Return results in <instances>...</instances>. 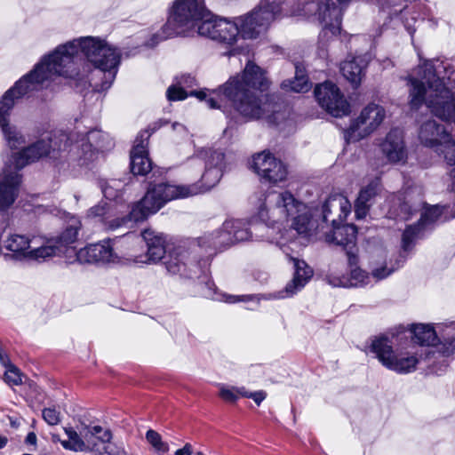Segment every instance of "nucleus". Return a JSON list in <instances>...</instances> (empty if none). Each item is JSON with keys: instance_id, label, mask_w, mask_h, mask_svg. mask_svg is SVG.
<instances>
[{"instance_id": "obj_11", "label": "nucleus", "mask_w": 455, "mask_h": 455, "mask_svg": "<svg viewBox=\"0 0 455 455\" xmlns=\"http://www.w3.org/2000/svg\"><path fill=\"white\" fill-rule=\"evenodd\" d=\"M350 0H321L307 2L297 15L318 14L323 25V36H337L340 32L342 9Z\"/></svg>"}, {"instance_id": "obj_23", "label": "nucleus", "mask_w": 455, "mask_h": 455, "mask_svg": "<svg viewBox=\"0 0 455 455\" xmlns=\"http://www.w3.org/2000/svg\"><path fill=\"white\" fill-rule=\"evenodd\" d=\"M289 259L294 267L293 277L286 284L284 290L280 291L277 296H275L276 299L292 297L307 284L313 275V270L304 260L293 257H289Z\"/></svg>"}, {"instance_id": "obj_18", "label": "nucleus", "mask_w": 455, "mask_h": 455, "mask_svg": "<svg viewBox=\"0 0 455 455\" xmlns=\"http://www.w3.org/2000/svg\"><path fill=\"white\" fill-rule=\"evenodd\" d=\"M166 270L172 275L183 277H193L200 271L199 261L188 249L179 247L171 251L165 258Z\"/></svg>"}, {"instance_id": "obj_24", "label": "nucleus", "mask_w": 455, "mask_h": 455, "mask_svg": "<svg viewBox=\"0 0 455 455\" xmlns=\"http://www.w3.org/2000/svg\"><path fill=\"white\" fill-rule=\"evenodd\" d=\"M148 136L146 131L140 132L131 152V171L135 175H146L152 169V163L148 156L147 151Z\"/></svg>"}, {"instance_id": "obj_19", "label": "nucleus", "mask_w": 455, "mask_h": 455, "mask_svg": "<svg viewBox=\"0 0 455 455\" xmlns=\"http://www.w3.org/2000/svg\"><path fill=\"white\" fill-rule=\"evenodd\" d=\"M118 255L113 247V241L103 240L80 249L76 259L83 264H107L118 260Z\"/></svg>"}, {"instance_id": "obj_47", "label": "nucleus", "mask_w": 455, "mask_h": 455, "mask_svg": "<svg viewBox=\"0 0 455 455\" xmlns=\"http://www.w3.org/2000/svg\"><path fill=\"white\" fill-rule=\"evenodd\" d=\"M0 363L6 369L13 365L12 363L9 356L5 353H4L2 350H0Z\"/></svg>"}, {"instance_id": "obj_27", "label": "nucleus", "mask_w": 455, "mask_h": 455, "mask_svg": "<svg viewBox=\"0 0 455 455\" xmlns=\"http://www.w3.org/2000/svg\"><path fill=\"white\" fill-rule=\"evenodd\" d=\"M367 66L365 56L348 57L341 63L340 71L354 87H357L362 83Z\"/></svg>"}, {"instance_id": "obj_5", "label": "nucleus", "mask_w": 455, "mask_h": 455, "mask_svg": "<svg viewBox=\"0 0 455 455\" xmlns=\"http://www.w3.org/2000/svg\"><path fill=\"white\" fill-rule=\"evenodd\" d=\"M440 78L431 61L419 65L408 77L410 106L419 109L424 103L440 119L455 123V69L443 67Z\"/></svg>"}, {"instance_id": "obj_30", "label": "nucleus", "mask_w": 455, "mask_h": 455, "mask_svg": "<svg viewBox=\"0 0 455 455\" xmlns=\"http://www.w3.org/2000/svg\"><path fill=\"white\" fill-rule=\"evenodd\" d=\"M379 185L380 181L376 178L360 190L355 204V214L357 219H363L367 215L370 203L378 194Z\"/></svg>"}, {"instance_id": "obj_49", "label": "nucleus", "mask_w": 455, "mask_h": 455, "mask_svg": "<svg viewBox=\"0 0 455 455\" xmlns=\"http://www.w3.org/2000/svg\"><path fill=\"white\" fill-rule=\"evenodd\" d=\"M182 79H184V81H181L180 82V84H190L193 82L194 78L188 76H184L182 77Z\"/></svg>"}, {"instance_id": "obj_20", "label": "nucleus", "mask_w": 455, "mask_h": 455, "mask_svg": "<svg viewBox=\"0 0 455 455\" xmlns=\"http://www.w3.org/2000/svg\"><path fill=\"white\" fill-rule=\"evenodd\" d=\"M331 233L326 235V241L342 246L347 252L348 264L356 262L357 249L355 248L356 228L354 225L333 226Z\"/></svg>"}, {"instance_id": "obj_21", "label": "nucleus", "mask_w": 455, "mask_h": 455, "mask_svg": "<svg viewBox=\"0 0 455 455\" xmlns=\"http://www.w3.org/2000/svg\"><path fill=\"white\" fill-rule=\"evenodd\" d=\"M380 150L387 162L404 164L407 160V149L403 132L399 129L391 130L380 144Z\"/></svg>"}, {"instance_id": "obj_34", "label": "nucleus", "mask_w": 455, "mask_h": 455, "mask_svg": "<svg viewBox=\"0 0 455 455\" xmlns=\"http://www.w3.org/2000/svg\"><path fill=\"white\" fill-rule=\"evenodd\" d=\"M64 431L68 435V440L60 441L63 448L76 452H86L85 440L81 435V426L78 431L72 427H65Z\"/></svg>"}, {"instance_id": "obj_39", "label": "nucleus", "mask_w": 455, "mask_h": 455, "mask_svg": "<svg viewBox=\"0 0 455 455\" xmlns=\"http://www.w3.org/2000/svg\"><path fill=\"white\" fill-rule=\"evenodd\" d=\"M4 379L10 386H18L22 383V375L20 370L13 364L6 369Z\"/></svg>"}, {"instance_id": "obj_51", "label": "nucleus", "mask_w": 455, "mask_h": 455, "mask_svg": "<svg viewBox=\"0 0 455 455\" xmlns=\"http://www.w3.org/2000/svg\"><path fill=\"white\" fill-rule=\"evenodd\" d=\"M7 443V438L5 436L0 435V449L4 448Z\"/></svg>"}, {"instance_id": "obj_48", "label": "nucleus", "mask_w": 455, "mask_h": 455, "mask_svg": "<svg viewBox=\"0 0 455 455\" xmlns=\"http://www.w3.org/2000/svg\"><path fill=\"white\" fill-rule=\"evenodd\" d=\"M26 443L28 444H36V434L33 432L28 433L26 437Z\"/></svg>"}, {"instance_id": "obj_14", "label": "nucleus", "mask_w": 455, "mask_h": 455, "mask_svg": "<svg viewBox=\"0 0 455 455\" xmlns=\"http://www.w3.org/2000/svg\"><path fill=\"white\" fill-rule=\"evenodd\" d=\"M385 117L386 111L382 106L375 103L368 104L346 130V140L357 141L367 137L379 128Z\"/></svg>"}, {"instance_id": "obj_13", "label": "nucleus", "mask_w": 455, "mask_h": 455, "mask_svg": "<svg viewBox=\"0 0 455 455\" xmlns=\"http://www.w3.org/2000/svg\"><path fill=\"white\" fill-rule=\"evenodd\" d=\"M81 435L85 440L86 452L94 455H125L124 448L114 443L112 433L100 425L81 424Z\"/></svg>"}, {"instance_id": "obj_43", "label": "nucleus", "mask_w": 455, "mask_h": 455, "mask_svg": "<svg viewBox=\"0 0 455 455\" xmlns=\"http://www.w3.org/2000/svg\"><path fill=\"white\" fill-rule=\"evenodd\" d=\"M242 396L251 398L258 405H259L261 402L266 398L267 394L263 390L248 392L244 388L243 391H242Z\"/></svg>"}, {"instance_id": "obj_38", "label": "nucleus", "mask_w": 455, "mask_h": 455, "mask_svg": "<svg viewBox=\"0 0 455 455\" xmlns=\"http://www.w3.org/2000/svg\"><path fill=\"white\" fill-rule=\"evenodd\" d=\"M146 439L158 453H165L168 451V444L162 441L161 435L156 431L148 430Z\"/></svg>"}, {"instance_id": "obj_32", "label": "nucleus", "mask_w": 455, "mask_h": 455, "mask_svg": "<svg viewBox=\"0 0 455 455\" xmlns=\"http://www.w3.org/2000/svg\"><path fill=\"white\" fill-rule=\"evenodd\" d=\"M413 334V339L416 343L422 346H433L438 339L437 332L430 324L418 323L413 324L411 329Z\"/></svg>"}, {"instance_id": "obj_22", "label": "nucleus", "mask_w": 455, "mask_h": 455, "mask_svg": "<svg viewBox=\"0 0 455 455\" xmlns=\"http://www.w3.org/2000/svg\"><path fill=\"white\" fill-rule=\"evenodd\" d=\"M443 213V208L439 205L427 207L422 212L419 222L409 226L403 234L402 246L404 251H409L413 241L419 237L420 231L435 223Z\"/></svg>"}, {"instance_id": "obj_37", "label": "nucleus", "mask_w": 455, "mask_h": 455, "mask_svg": "<svg viewBox=\"0 0 455 455\" xmlns=\"http://www.w3.org/2000/svg\"><path fill=\"white\" fill-rule=\"evenodd\" d=\"M124 184L120 180H111L101 184V189L104 196L108 199H115L118 196Z\"/></svg>"}, {"instance_id": "obj_1", "label": "nucleus", "mask_w": 455, "mask_h": 455, "mask_svg": "<svg viewBox=\"0 0 455 455\" xmlns=\"http://www.w3.org/2000/svg\"><path fill=\"white\" fill-rule=\"evenodd\" d=\"M120 60L119 49L98 36L76 38L44 56L0 98V133L7 146L18 148L26 142L25 136L11 121L12 111L20 99L58 76L74 79L76 87L88 85L95 92L107 90L116 78Z\"/></svg>"}, {"instance_id": "obj_17", "label": "nucleus", "mask_w": 455, "mask_h": 455, "mask_svg": "<svg viewBox=\"0 0 455 455\" xmlns=\"http://www.w3.org/2000/svg\"><path fill=\"white\" fill-rule=\"evenodd\" d=\"M251 168L262 181L271 184L285 180L288 174L284 164L269 152L253 156Z\"/></svg>"}, {"instance_id": "obj_31", "label": "nucleus", "mask_w": 455, "mask_h": 455, "mask_svg": "<svg viewBox=\"0 0 455 455\" xmlns=\"http://www.w3.org/2000/svg\"><path fill=\"white\" fill-rule=\"evenodd\" d=\"M438 333L441 338L435 342L436 350L443 356H450L455 353V323L450 324H438Z\"/></svg>"}, {"instance_id": "obj_8", "label": "nucleus", "mask_w": 455, "mask_h": 455, "mask_svg": "<svg viewBox=\"0 0 455 455\" xmlns=\"http://www.w3.org/2000/svg\"><path fill=\"white\" fill-rule=\"evenodd\" d=\"M421 145L443 156L448 165L455 164V140L445 127L433 118L421 120L418 128Z\"/></svg>"}, {"instance_id": "obj_7", "label": "nucleus", "mask_w": 455, "mask_h": 455, "mask_svg": "<svg viewBox=\"0 0 455 455\" xmlns=\"http://www.w3.org/2000/svg\"><path fill=\"white\" fill-rule=\"evenodd\" d=\"M209 15L210 12L204 6V0H176L170 10L160 39L197 34L198 26Z\"/></svg>"}, {"instance_id": "obj_33", "label": "nucleus", "mask_w": 455, "mask_h": 455, "mask_svg": "<svg viewBox=\"0 0 455 455\" xmlns=\"http://www.w3.org/2000/svg\"><path fill=\"white\" fill-rule=\"evenodd\" d=\"M290 220H291L292 229L299 235L307 234L314 227L310 210L302 203L299 205V211Z\"/></svg>"}, {"instance_id": "obj_42", "label": "nucleus", "mask_w": 455, "mask_h": 455, "mask_svg": "<svg viewBox=\"0 0 455 455\" xmlns=\"http://www.w3.org/2000/svg\"><path fill=\"white\" fill-rule=\"evenodd\" d=\"M43 418L51 426L58 425L60 422V414L54 407L45 408L43 411Z\"/></svg>"}, {"instance_id": "obj_3", "label": "nucleus", "mask_w": 455, "mask_h": 455, "mask_svg": "<svg viewBox=\"0 0 455 455\" xmlns=\"http://www.w3.org/2000/svg\"><path fill=\"white\" fill-rule=\"evenodd\" d=\"M224 153L211 148H202L190 159V165L200 170V180L191 185H176L169 182L150 183L143 198L130 212V219L140 221L157 212L172 200L204 194L210 191L220 180L225 165Z\"/></svg>"}, {"instance_id": "obj_53", "label": "nucleus", "mask_w": 455, "mask_h": 455, "mask_svg": "<svg viewBox=\"0 0 455 455\" xmlns=\"http://www.w3.org/2000/svg\"><path fill=\"white\" fill-rule=\"evenodd\" d=\"M451 175L455 178V169L451 172Z\"/></svg>"}, {"instance_id": "obj_29", "label": "nucleus", "mask_w": 455, "mask_h": 455, "mask_svg": "<svg viewBox=\"0 0 455 455\" xmlns=\"http://www.w3.org/2000/svg\"><path fill=\"white\" fill-rule=\"evenodd\" d=\"M357 261L355 264L350 267V276H337L335 275H330L328 276V282L331 285L334 287H350V286H360L365 285L369 283L370 276L368 274L356 267Z\"/></svg>"}, {"instance_id": "obj_4", "label": "nucleus", "mask_w": 455, "mask_h": 455, "mask_svg": "<svg viewBox=\"0 0 455 455\" xmlns=\"http://www.w3.org/2000/svg\"><path fill=\"white\" fill-rule=\"evenodd\" d=\"M112 145L108 135L101 131L68 132L56 130L50 132L46 139L39 140L13 154L12 161L17 169H22L44 156L54 161L71 160L79 165H87L95 159V150L108 149Z\"/></svg>"}, {"instance_id": "obj_50", "label": "nucleus", "mask_w": 455, "mask_h": 455, "mask_svg": "<svg viewBox=\"0 0 455 455\" xmlns=\"http://www.w3.org/2000/svg\"><path fill=\"white\" fill-rule=\"evenodd\" d=\"M173 129L178 132H186V128L180 124H173Z\"/></svg>"}, {"instance_id": "obj_46", "label": "nucleus", "mask_w": 455, "mask_h": 455, "mask_svg": "<svg viewBox=\"0 0 455 455\" xmlns=\"http://www.w3.org/2000/svg\"><path fill=\"white\" fill-rule=\"evenodd\" d=\"M126 222H128V220L126 219H122V220H119V219H116V220H110L109 221V226L108 228L110 229H116L118 228H121L122 226H124Z\"/></svg>"}, {"instance_id": "obj_12", "label": "nucleus", "mask_w": 455, "mask_h": 455, "mask_svg": "<svg viewBox=\"0 0 455 455\" xmlns=\"http://www.w3.org/2000/svg\"><path fill=\"white\" fill-rule=\"evenodd\" d=\"M251 231L239 220H228L219 229L206 232L194 243L202 249L221 248L235 242L249 240Z\"/></svg>"}, {"instance_id": "obj_15", "label": "nucleus", "mask_w": 455, "mask_h": 455, "mask_svg": "<svg viewBox=\"0 0 455 455\" xmlns=\"http://www.w3.org/2000/svg\"><path fill=\"white\" fill-rule=\"evenodd\" d=\"M197 35L228 45L235 44L241 36L236 18L234 20L217 18L213 17L211 12L207 19L198 26Z\"/></svg>"}, {"instance_id": "obj_35", "label": "nucleus", "mask_w": 455, "mask_h": 455, "mask_svg": "<svg viewBox=\"0 0 455 455\" xmlns=\"http://www.w3.org/2000/svg\"><path fill=\"white\" fill-rule=\"evenodd\" d=\"M282 86L286 91L294 92H306L311 88V84L304 74V71L299 67H296V75L294 80L284 81L283 82Z\"/></svg>"}, {"instance_id": "obj_2", "label": "nucleus", "mask_w": 455, "mask_h": 455, "mask_svg": "<svg viewBox=\"0 0 455 455\" xmlns=\"http://www.w3.org/2000/svg\"><path fill=\"white\" fill-rule=\"evenodd\" d=\"M270 82L265 71L251 61H248L243 72L230 77L215 91H191L187 93L181 87L172 85L166 94L169 100H182L188 95L204 100L210 108H220L219 99H227L235 111L246 120L266 118L268 123L275 124V115L270 116V104L267 102L265 92Z\"/></svg>"}, {"instance_id": "obj_26", "label": "nucleus", "mask_w": 455, "mask_h": 455, "mask_svg": "<svg viewBox=\"0 0 455 455\" xmlns=\"http://www.w3.org/2000/svg\"><path fill=\"white\" fill-rule=\"evenodd\" d=\"M142 237L147 243L148 251L144 257L136 259V262L152 264L162 259L166 252L164 236L155 231L145 230Z\"/></svg>"}, {"instance_id": "obj_41", "label": "nucleus", "mask_w": 455, "mask_h": 455, "mask_svg": "<svg viewBox=\"0 0 455 455\" xmlns=\"http://www.w3.org/2000/svg\"><path fill=\"white\" fill-rule=\"evenodd\" d=\"M108 211V204L107 202L101 201L95 206L87 211L86 217L91 220L97 218H103Z\"/></svg>"}, {"instance_id": "obj_36", "label": "nucleus", "mask_w": 455, "mask_h": 455, "mask_svg": "<svg viewBox=\"0 0 455 455\" xmlns=\"http://www.w3.org/2000/svg\"><path fill=\"white\" fill-rule=\"evenodd\" d=\"M219 396L228 403H235L240 396L244 387H229L219 384Z\"/></svg>"}, {"instance_id": "obj_16", "label": "nucleus", "mask_w": 455, "mask_h": 455, "mask_svg": "<svg viewBox=\"0 0 455 455\" xmlns=\"http://www.w3.org/2000/svg\"><path fill=\"white\" fill-rule=\"evenodd\" d=\"M315 96L318 104L335 117H342L350 113V104L332 82L318 84L315 89Z\"/></svg>"}, {"instance_id": "obj_9", "label": "nucleus", "mask_w": 455, "mask_h": 455, "mask_svg": "<svg viewBox=\"0 0 455 455\" xmlns=\"http://www.w3.org/2000/svg\"><path fill=\"white\" fill-rule=\"evenodd\" d=\"M369 349L384 367L396 373L408 374L417 369L419 358L416 354L407 350L394 351L386 337L375 338Z\"/></svg>"}, {"instance_id": "obj_40", "label": "nucleus", "mask_w": 455, "mask_h": 455, "mask_svg": "<svg viewBox=\"0 0 455 455\" xmlns=\"http://www.w3.org/2000/svg\"><path fill=\"white\" fill-rule=\"evenodd\" d=\"M256 296L254 295H230L227 293H221L218 297H215L214 299L221 300L227 303L234 304L237 302H248L256 299Z\"/></svg>"}, {"instance_id": "obj_10", "label": "nucleus", "mask_w": 455, "mask_h": 455, "mask_svg": "<svg viewBox=\"0 0 455 455\" xmlns=\"http://www.w3.org/2000/svg\"><path fill=\"white\" fill-rule=\"evenodd\" d=\"M280 5L275 0H262L258 7L246 15L237 17L243 38H256L266 31L280 13Z\"/></svg>"}, {"instance_id": "obj_52", "label": "nucleus", "mask_w": 455, "mask_h": 455, "mask_svg": "<svg viewBox=\"0 0 455 455\" xmlns=\"http://www.w3.org/2000/svg\"><path fill=\"white\" fill-rule=\"evenodd\" d=\"M407 209H411V207H410L407 204H404L402 206V210L406 211Z\"/></svg>"}, {"instance_id": "obj_6", "label": "nucleus", "mask_w": 455, "mask_h": 455, "mask_svg": "<svg viewBox=\"0 0 455 455\" xmlns=\"http://www.w3.org/2000/svg\"><path fill=\"white\" fill-rule=\"evenodd\" d=\"M300 202L288 191H270L261 195L256 203V214L264 223L254 226V232L264 234L257 238L283 247L288 240L280 227L299 211Z\"/></svg>"}, {"instance_id": "obj_25", "label": "nucleus", "mask_w": 455, "mask_h": 455, "mask_svg": "<svg viewBox=\"0 0 455 455\" xmlns=\"http://www.w3.org/2000/svg\"><path fill=\"white\" fill-rule=\"evenodd\" d=\"M351 204L343 196L329 197L323 205V219L332 226L339 225L350 213Z\"/></svg>"}, {"instance_id": "obj_45", "label": "nucleus", "mask_w": 455, "mask_h": 455, "mask_svg": "<svg viewBox=\"0 0 455 455\" xmlns=\"http://www.w3.org/2000/svg\"><path fill=\"white\" fill-rule=\"evenodd\" d=\"M193 453V448L190 443H186L181 449L175 451V455H191Z\"/></svg>"}, {"instance_id": "obj_28", "label": "nucleus", "mask_w": 455, "mask_h": 455, "mask_svg": "<svg viewBox=\"0 0 455 455\" xmlns=\"http://www.w3.org/2000/svg\"><path fill=\"white\" fill-rule=\"evenodd\" d=\"M80 228V220L76 218H72L70 219L66 229L60 235L52 237L46 236V240L53 241V245L57 247L56 254L52 256V259L55 257H60L64 253L67 246L76 241Z\"/></svg>"}, {"instance_id": "obj_44", "label": "nucleus", "mask_w": 455, "mask_h": 455, "mask_svg": "<svg viewBox=\"0 0 455 455\" xmlns=\"http://www.w3.org/2000/svg\"><path fill=\"white\" fill-rule=\"evenodd\" d=\"M395 271L394 268H387V267H377L372 270V277L376 280H382L390 275Z\"/></svg>"}]
</instances>
